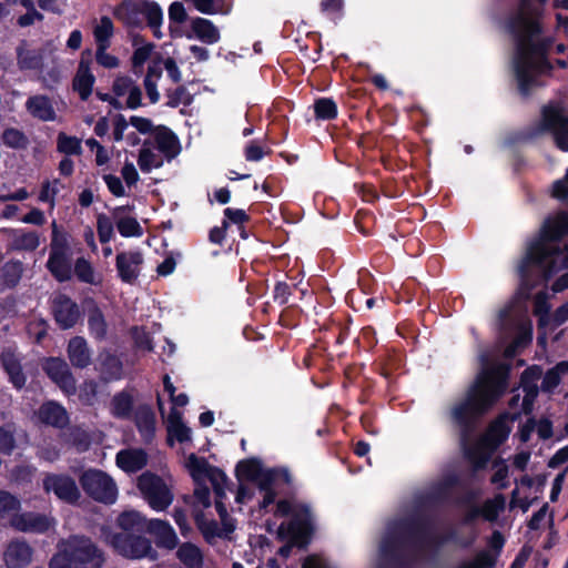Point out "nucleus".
I'll return each mask as SVG.
<instances>
[{"label":"nucleus","mask_w":568,"mask_h":568,"mask_svg":"<svg viewBox=\"0 0 568 568\" xmlns=\"http://www.w3.org/2000/svg\"><path fill=\"white\" fill-rule=\"evenodd\" d=\"M67 354L74 368H87L92 362L88 342L82 336H74L70 338L67 347Z\"/></svg>","instance_id":"26"},{"label":"nucleus","mask_w":568,"mask_h":568,"mask_svg":"<svg viewBox=\"0 0 568 568\" xmlns=\"http://www.w3.org/2000/svg\"><path fill=\"white\" fill-rule=\"evenodd\" d=\"M159 3L153 0H122L113 9V17L128 29H143V20L155 26Z\"/></svg>","instance_id":"10"},{"label":"nucleus","mask_w":568,"mask_h":568,"mask_svg":"<svg viewBox=\"0 0 568 568\" xmlns=\"http://www.w3.org/2000/svg\"><path fill=\"white\" fill-rule=\"evenodd\" d=\"M166 105L172 109L178 108L180 104L190 106L193 103V95L184 85H179L173 91H170Z\"/></svg>","instance_id":"54"},{"label":"nucleus","mask_w":568,"mask_h":568,"mask_svg":"<svg viewBox=\"0 0 568 568\" xmlns=\"http://www.w3.org/2000/svg\"><path fill=\"white\" fill-rule=\"evenodd\" d=\"M53 524V520L44 514L24 511L14 514L10 518V525L18 531L44 534Z\"/></svg>","instance_id":"18"},{"label":"nucleus","mask_w":568,"mask_h":568,"mask_svg":"<svg viewBox=\"0 0 568 568\" xmlns=\"http://www.w3.org/2000/svg\"><path fill=\"white\" fill-rule=\"evenodd\" d=\"M186 467L193 480L199 483L205 478L212 465L204 457H199L192 453L187 457Z\"/></svg>","instance_id":"46"},{"label":"nucleus","mask_w":568,"mask_h":568,"mask_svg":"<svg viewBox=\"0 0 568 568\" xmlns=\"http://www.w3.org/2000/svg\"><path fill=\"white\" fill-rule=\"evenodd\" d=\"M115 463L125 473H136L148 465V454L142 448L122 449L116 454Z\"/></svg>","instance_id":"28"},{"label":"nucleus","mask_w":568,"mask_h":568,"mask_svg":"<svg viewBox=\"0 0 568 568\" xmlns=\"http://www.w3.org/2000/svg\"><path fill=\"white\" fill-rule=\"evenodd\" d=\"M143 255L140 251L119 252L115 257V268L119 278L126 284H133L141 273Z\"/></svg>","instance_id":"20"},{"label":"nucleus","mask_w":568,"mask_h":568,"mask_svg":"<svg viewBox=\"0 0 568 568\" xmlns=\"http://www.w3.org/2000/svg\"><path fill=\"white\" fill-rule=\"evenodd\" d=\"M172 437L180 444L191 440V428L184 424L182 413L175 407L171 408L168 417V442L171 446L173 445Z\"/></svg>","instance_id":"32"},{"label":"nucleus","mask_w":568,"mask_h":568,"mask_svg":"<svg viewBox=\"0 0 568 568\" xmlns=\"http://www.w3.org/2000/svg\"><path fill=\"white\" fill-rule=\"evenodd\" d=\"M88 327L91 336L97 341H103L106 337L108 324L101 308L93 303L88 312Z\"/></svg>","instance_id":"37"},{"label":"nucleus","mask_w":568,"mask_h":568,"mask_svg":"<svg viewBox=\"0 0 568 568\" xmlns=\"http://www.w3.org/2000/svg\"><path fill=\"white\" fill-rule=\"evenodd\" d=\"M545 6L548 0H536ZM541 12L532 7V0H519L518 11L507 20V30L515 42L519 41L520 51L525 50L529 38L540 37L544 28L540 21Z\"/></svg>","instance_id":"9"},{"label":"nucleus","mask_w":568,"mask_h":568,"mask_svg":"<svg viewBox=\"0 0 568 568\" xmlns=\"http://www.w3.org/2000/svg\"><path fill=\"white\" fill-rule=\"evenodd\" d=\"M224 220L239 226L250 222L251 216L242 209L226 207L224 210Z\"/></svg>","instance_id":"64"},{"label":"nucleus","mask_w":568,"mask_h":568,"mask_svg":"<svg viewBox=\"0 0 568 568\" xmlns=\"http://www.w3.org/2000/svg\"><path fill=\"white\" fill-rule=\"evenodd\" d=\"M102 554L89 538L74 537L50 559L49 568H101Z\"/></svg>","instance_id":"7"},{"label":"nucleus","mask_w":568,"mask_h":568,"mask_svg":"<svg viewBox=\"0 0 568 568\" xmlns=\"http://www.w3.org/2000/svg\"><path fill=\"white\" fill-rule=\"evenodd\" d=\"M138 164L142 172L149 173L153 168L162 166V161L149 148H142L139 152Z\"/></svg>","instance_id":"57"},{"label":"nucleus","mask_w":568,"mask_h":568,"mask_svg":"<svg viewBox=\"0 0 568 568\" xmlns=\"http://www.w3.org/2000/svg\"><path fill=\"white\" fill-rule=\"evenodd\" d=\"M516 43V57L514 61V69L516 80L518 82V91L521 97L528 98L531 89L537 84V79L532 74L535 69V59L540 61V67L548 71L552 70L551 63L547 59L548 51L550 50L554 38H529L528 44L525 50L520 51L519 41Z\"/></svg>","instance_id":"5"},{"label":"nucleus","mask_w":568,"mask_h":568,"mask_svg":"<svg viewBox=\"0 0 568 568\" xmlns=\"http://www.w3.org/2000/svg\"><path fill=\"white\" fill-rule=\"evenodd\" d=\"M154 140L158 150L163 153L169 161L174 159L181 151L178 135L165 125H158L155 128Z\"/></svg>","instance_id":"27"},{"label":"nucleus","mask_w":568,"mask_h":568,"mask_svg":"<svg viewBox=\"0 0 568 568\" xmlns=\"http://www.w3.org/2000/svg\"><path fill=\"white\" fill-rule=\"evenodd\" d=\"M70 241L71 234L53 221L45 267L59 283H64L72 278V250Z\"/></svg>","instance_id":"8"},{"label":"nucleus","mask_w":568,"mask_h":568,"mask_svg":"<svg viewBox=\"0 0 568 568\" xmlns=\"http://www.w3.org/2000/svg\"><path fill=\"white\" fill-rule=\"evenodd\" d=\"M91 51L85 50L81 54L78 70L72 80V88L78 92L82 101H87L92 94L95 77L91 72Z\"/></svg>","instance_id":"19"},{"label":"nucleus","mask_w":568,"mask_h":568,"mask_svg":"<svg viewBox=\"0 0 568 568\" xmlns=\"http://www.w3.org/2000/svg\"><path fill=\"white\" fill-rule=\"evenodd\" d=\"M262 464L257 458H247L237 463L235 474L239 479L255 481L262 473Z\"/></svg>","instance_id":"41"},{"label":"nucleus","mask_w":568,"mask_h":568,"mask_svg":"<svg viewBox=\"0 0 568 568\" xmlns=\"http://www.w3.org/2000/svg\"><path fill=\"white\" fill-rule=\"evenodd\" d=\"M139 43H142V45L135 48L131 58L134 69L142 68L143 64L150 59L155 48V44L152 42L144 43V38L138 34L133 38V45L135 47Z\"/></svg>","instance_id":"43"},{"label":"nucleus","mask_w":568,"mask_h":568,"mask_svg":"<svg viewBox=\"0 0 568 568\" xmlns=\"http://www.w3.org/2000/svg\"><path fill=\"white\" fill-rule=\"evenodd\" d=\"M568 235V215L547 219L539 233L527 242L524 255L518 260L516 273L519 290L529 296L531 291L547 283L557 273L568 270V245L560 244Z\"/></svg>","instance_id":"1"},{"label":"nucleus","mask_w":568,"mask_h":568,"mask_svg":"<svg viewBox=\"0 0 568 568\" xmlns=\"http://www.w3.org/2000/svg\"><path fill=\"white\" fill-rule=\"evenodd\" d=\"M116 525L128 534L148 532L149 520L136 510H126L116 518Z\"/></svg>","instance_id":"33"},{"label":"nucleus","mask_w":568,"mask_h":568,"mask_svg":"<svg viewBox=\"0 0 568 568\" xmlns=\"http://www.w3.org/2000/svg\"><path fill=\"white\" fill-rule=\"evenodd\" d=\"M79 483L83 491L103 504H113L118 496V488L114 480L100 469H88L82 473Z\"/></svg>","instance_id":"12"},{"label":"nucleus","mask_w":568,"mask_h":568,"mask_svg":"<svg viewBox=\"0 0 568 568\" xmlns=\"http://www.w3.org/2000/svg\"><path fill=\"white\" fill-rule=\"evenodd\" d=\"M194 8L203 14H229L231 6H225L223 2L216 4L215 0H191Z\"/></svg>","instance_id":"55"},{"label":"nucleus","mask_w":568,"mask_h":568,"mask_svg":"<svg viewBox=\"0 0 568 568\" xmlns=\"http://www.w3.org/2000/svg\"><path fill=\"white\" fill-rule=\"evenodd\" d=\"M313 108L316 120L331 121L337 116V104L332 98L316 99Z\"/></svg>","instance_id":"45"},{"label":"nucleus","mask_w":568,"mask_h":568,"mask_svg":"<svg viewBox=\"0 0 568 568\" xmlns=\"http://www.w3.org/2000/svg\"><path fill=\"white\" fill-rule=\"evenodd\" d=\"M170 36L171 38H181L183 36L181 29L174 24L184 23L187 20L185 7L180 1H174L169 7Z\"/></svg>","instance_id":"40"},{"label":"nucleus","mask_w":568,"mask_h":568,"mask_svg":"<svg viewBox=\"0 0 568 568\" xmlns=\"http://www.w3.org/2000/svg\"><path fill=\"white\" fill-rule=\"evenodd\" d=\"M509 373L506 364L484 368L467 388L464 398L452 407L450 419L458 428L462 443L471 438L479 420L506 393Z\"/></svg>","instance_id":"2"},{"label":"nucleus","mask_w":568,"mask_h":568,"mask_svg":"<svg viewBox=\"0 0 568 568\" xmlns=\"http://www.w3.org/2000/svg\"><path fill=\"white\" fill-rule=\"evenodd\" d=\"M22 273V264L21 262L7 263L2 267V277L3 282L8 287H14L20 278Z\"/></svg>","instance_id":"58"},{"label":"nucleus","mask_w":568,"mask_h":568,"mask_svg":"<svg viewBox=\"0 0 568 568\" xmlns=\"http://www.w3.org/2000/svg\"><path fill=\"white\" fill-rule=\"evenodd\" d=\"M0 362L9 382L16 389H22L27 383V375L23 372L21 358L11 348H6L0 354Z\"/></svg>","instance_id":"21"},{"label":"nucleus","mask_w":568,"mask_h":568,"mask_svg":"<svg viewBox=\"0 0 568 568\" xmlns=\"http://www.w3.org/2000/svg\"><path fill=\"white\" fill-rule=\"evenodd\" d=\"M16 448L13 433L0 426V454L10 456Z\"/></svg>","instance_id":"63"},{"label":"nucleus","mask_w":568,"mask_h":568,"mask_svg":"<svg viewBox=\"0 0 568 568\" xmlns=\"http://www.w3.org/2000/svg\"><path fill=\"white\" fill-rule=\"evenodd\" d=\"M10 247L13 251H36L40 245V237L36 231L11 230Z\"/></svg>","instance_id":"36"},{"label":"nucleus","mask_w":568,"mask_h":568,"mask_svg":"<svg viewBox=\"0 0 568 568\" xmlns=\"http://www.w3.org/2000/svg\"><path fill=\"white\" fill-rule=\"evenodd\" d=\"M297 284L288 283L286 281H277L273 290V301L283 306L288 303V298L293 291L296 290Z\"/></svg>","instance_id":"56"},{"label":"nucleus","mask_w":568,"mask_h":568,"mask_svg":"<svg viewBox=\"0 0 568 568\" xmlns=\"http://www.w3.org/2000/svg\"><path fill=\"white\" fill-rule=\"evenodd\" d=\"M47 376L68 396L77 393V381L67 364L60 357H49L43 364Z\"/></svg>","instance_id":"16"},{"label":"nucleus","mask_w":568,"mask_h":568,"mask_svg":"<svg viewBox=\"0 0 568 568\" xmlns=\"http://www.w3.org/2000/svg\"><path fill=\"white\" fill-rule=\"evenodd\" d=\"M27 111L36 119L41 121H54L57 113L51 100L43 94L32 95L26 102Z\"/></svg>","instance_id":"31"},{"label":"nucleus","mask_w":568,"mask_h":568,"mask_svg":"<svg viewBox=\"0 0 568 568\" xmlns=\"http://www.w3.org/2000/svg\"><path fill=\"white\" fill-rule=\"evenodd\" d=\"M123 375V365L113 354H106L101 361V376L105 382L119 381Z\"/></svg>","instance_id":"38"},{"label":"nucleus","mask_w":568,"mask_h":568,"mask_svg":"<svg viewBox=\"0 0 568 568\" xmlns=\"http://www.w3.org/2000/svg\"><path fill=\"white\" fill-rule=\"evenodd\" d=\"M32 548L26 541H11L6 550V562L10 568H24L32 559Z\"/></svg>","instance_id":"30"},{"label":"nucleus","mask_w":568,"mask_h":568,"mask_svg":"<svg viewBox=\"0 0 568 568\" xmlns=\"http://www.w3.org/2000/svg\"><path fill=\"white\" fill-rule=\"evenodd\" d=\"M133 206L121 205L112 210V219L115 221L118 232L123 237H139L143 234V229L133 216H125L124 214L131 212Z\"/></svg>","instance_id":"24"},{"label":"nucleus","mask_w":568,"mask_h":568,"mask_svg":"<svg viewBox=\"0 0 568 568\" xmlns=\"http://www.w3.org/2000/svg\"><path fill=\"white\" fill-rule=\"evenodd\" d=\"M21 509L20 499L8 490L0 489V517L13 516Z\"/></svg>","instance_id":"50"},{"label":"nucleus","mask_w":568,"mask_h":568,"mask_svg":"<svg viewBox=\"0 0 568 568\" xmlns=\"http://www.w3.org/2000/svg\"><path fill=\"white\" fill-rule=\"evenodd\" d=\"M550 134L556 148L568 152V112L558 102H549L540 110V120L518 134L519 142H532Z\"/></svg>","instance_id":"6"},{"label":"nucleus","mask_w":568,"mask_h":568,"mask_svg":"<svg viewBox=\"0 0 568 568\" xmlns=\"http://www.w3.org/2000/svg\"><path fill=\"white\" fill-rule=\"evenodd\" d=\"M1 140L6 146L16 150L26 149L29 144L27 135L21 130L16 128L4 129L1 134Z\"/></svg>","instance_id":"49"},{"label":"nucleus","mask_w":568,"mask_h":568,"mask_svg":"<svg viewBox=\"0 0 568 568\" xmlns=\"http://www.w3.org/2000/svg\"><path fill=\"white\" fill-rule=\"evenodd\" d=\"M430 529L432 523L424 515H410L397 520L381 542L382 559L392 568H413L416 556L407 550L408 546L439 548L448 542H458L467 548L473 544V540L460 541L455 529L436 536L429 535Z\"/></svg>","instance_id":"3"},{"label":"nucleus","mask_w":568,"mask_h":568,"mask_svg":"<svg viewBox=\"0 0 568 568\" xmlns=\"http://www.w3.org/2000/svg\"><path fill=\"white\" fill-rule=\"evenodd\" d=\"M110 542L120 555L126 558L149 557L152 560L158 558V552L152 548L151 541L140 535L115 532L111 536Z\"/></svg>","instance_id":"13"},{"label":"nucleus","mask_w":568,"mask_h":568,"mask_svg":"<svg viewBox=\"0 0 568 568\" xmlns=\"http://www.w3.org/2000/svg\"><path fill=\"white\" fill-rule=\"evenodd\" d=\"M97 232L101 244L109 243L114 235V227L111 217L104 213L97 216Z\"/></svg>","instance_id":"53"},{"label":"nucleus","mask_w":568,"mask_h":568,"mask_svg":"<svg viewBox=\"0 0 568 568\" xmlns=\"http://www.w3.org/2000/svg\"><path fill=\"white\" fill-rule=\"evenodd\" d=\"M560 382L561 373L559 368H557V365H555L545 373L540 389L544 393L554 394L555 389L559 386Z\"/></svg>","instance_id":"59"},{"label":"nucleus","mask_w":568,"mask_h":568,"mask_svg":"<svg viewBox=\"0 0 568 568\" xmlns=\"http://www.w3.org/2000/svg\"><path fill=\"white\" fill-rule=\"evenodd\" d=\"M17 60L20 70H38L42 67V57L36 50L18 48Z\"/></svg>","instance_id":"48"},{"label":"nucleus","mask_w":568,"mask_h":568,"mask_svg":"<svg viewBox=\"0 0 568 568\" xmlns=\"http://www.w3.org/2000/svg\"><path fill=\"white\" fill-rule=\"evenodd\" d=\"M38 417L41 423L55 428H63L69 422L65 408L52 400L45 402L40 406Z\"/></svg>","instance_id":"29"},{"label":"nucleus","mask_w":568,"mask_h":568,"mask_svg":"<svg viewBox=\"0 0 568 568\" xmlns=\"http://www.w3.org/2000/svg\"><path fill=\"white\" fill-rule=\"evenodd\" d=\"M72 273L77 278L85 284H98L95 281L94 268L91 263L84 257H78L72 268Z\"/></svg>","instance_id":"51"},{"label":"nucleus","mask_w":568,"mask_h":568,"mask_svg":"<svg viewBox=\"0 0 568 568\" xmlns=\"http://www.w3.org/2000/svg\"><path fill=\"white\" fill-rule=\"evenodd\" d=\"M134 398L131 393L123 389L113 395L111 399V414L122 420L130 419L133 414Z\"/></svg>","instance_id":"35"},{"label":"nucleus","mask_w":568,"mask_h":568,"mask_svg":"<svg viewBox=\"0 0 568 568\" xmlns=\"http://www.w3.org/2000/svg\"><path fill=\"white\" fill-rule=\"evenodd\" d=\"M135 427L145 444L152 443L155 437L156 418L152 407L141 404L134 412Z\"/></svg>","instance_id":"22"},{"label":"nucleus","mask_w":568,"mask_h":568,"mask_svg":"<svg viewBox=\"0 0 568 568\" xmlns=\"http://www.w3.org/2000/svg\"><path fill=\"white\" fill-rule=\"evenodd\" d=\"M534 315L538 317V327L544 328L550 323V304L544 292L536 294L534 298Z\"/></svg>","instance_id":"47"},{"label":"nucleus","mask_w":568,"mask_h":568,"mask_svg":"<svg viewBox=\"0 0 568 568\" xmlns=\"http://www.w3.org/2000/svg\"><path fill=\"white\" fill-rule=\"evenodd\" d=\"M187 39L196 38L205 44L217 43L221 39L217 27L209 19L195 17L191 20V32L185 34Z\"/></svg>","instance_id":"25"},{"label":"nucleus","mask_w":568,"mask_h":568,"mask_svg":"<svg viewBox=\"0 0 568 568\" xmlns=\"http://www.w3.org/2000/svg\"><path fill=\"white\" fill-rule=\"evenodd\" d=\"M136 487L150 507L156 511L165 510L173 501V493L162 477L144 471L138 477Z\"/></svg>","instance_id":"11"},{"label":"nucleus","mask_w":568,"mask_h":568,"mask_svg":"<svg viewBox=\"0 0 568 568\" xmlns=\"http://www.w3.org/2000/svg\"><path fill=\"white\" fill-rule=\"evenodd\" d=\"M131 332H132V338L134 342V346L138 349L148 351V352L153 351V348H154L153 338L149 332H146L144 328H142V327L140 328L138 326H134Z\"/></svg>","instance_id":"60"},{"label":"nucleus","mask_w":568,"mask_h":568,"mask_svg":"<svg viewBox=\"0 0 568 568\" xmlns=\"http://www.w3.org/2000/svg\"><path fill=\"white\" fill-rule=\"evenodd\" d=\"M459 483L458 476L452 474L445 476L438 484H436L430 494L429 499L436 503L447 501L450 497L452 490Z\"/></svg>","instance_id":"39"},{"label":"nucleus","mask_w":568,"mask_h":568,"mask_svg":"<svg viewBox=\"0 0 568 568\" xmlns=\"http://www.w3.org/2000/svg\"><path fill=\"white\" fill-rule=\"evenodd\" d=\"M274 515L277 517H291L287 525L284 523L280 525L276 538L280 541H284L288 537H293L297 548L306 549L315 532L314 515L311 506L305 503L280 499L276 503Z\"/></svg>","instance_id":"4"},{"label":"nucleus","mask_w":568,"mask_h":568,"mask_svg":"<svg viewBox=\"0 0 568 568\" xmlns=\"http://www.w3.org/2000/svg\"><path fill=\"white\" fill-rule=\"evenodd\" d=\"M57 150L67 156L81 155L83 152L81 140L64 132H60L57 136Z\"/></svg>","instance_id":"44"},{"label":"nucleus","mask_w":568,"mask_h":568,"mask_svg":"<svg viewBox=\"0 0 568 568\" xmlns=\"http://www.w3.org/2000/svg\"><path fill=\"white\" fill-rule=\"evenodd\" d=\"M110 44H99L97 45L95 60L97 62L108 69H113L119 65V59L106 52Z\"/></svg>","instance_id":"61"},{"label":"nucleus","mask_w":568,"mask_h":568,"mask_svg":"<svg viewBox=\"0 0 568 568\" xmlns=\"http://www.w3.org/2000/svg\"><path fill=\"white\" fill-rule=\"evenodd\" d=\"M542 371L538 365L527 367L520 376V386L525 393L521 407L526 416L532 414L535 403L539 394L537 381L541 377Z\"/></svg>","instance_id":"17"},{"label":"nucleus","mask_w":568,"mask_h":568,"mask_svg":"<svg viewBox=\"0 0 568 568\" xmlns=\"http://www.w3.org/2000/svg\"><path fill=\"white\" fill-rule=\"evenodd\" d=\"M511 432L508 422L501 414L490 424V433L498 439L499 443L506 440Z\"/></svg>","instance_id":"62"},{"label":"nucleus","mask_w":568,"mask_h":568,"mask_svg":"<svg viewBox=\"0 0 568 568\" xmlns=\"http://www.w3.org/2000/svg\"><path fill=\"white\" fill-rule=\"evenodd\" d=\"M43 490L53 493L55 497L67 504H75L81 497L75 480L65 474L49 473L42 480Z\"/></svg>","instance_id":"14"},{"label":"nucleus","mask_w":568,"mask_h":568,"mask_svg":"<svg viewBox=\"0 0 568 568\" xmlns=\"http://www.w3.org/2000/svg\"><path fill=\"white\" fill-rule=\"evenodd\" d=\"M114 26L111 18L104 16L100 20V24L94 28L93 36L99 44H110V39L113 36Z\"/></svg>","instance_id":"52"},{"label":"nucleus","mask_w":568,"mask_h":568,"mask_svg":"<svg viewBox=\"0 0 568 568\" xmlns=\"http://www.w3.org/2000/svg\"><path fill=\"white\" fill-rule=\"evenodd\" d=\"M51 313L61 329L74 327L82 315L79 305L70 296L62 293L52 298Z\"/></svg>","instance_id":"15"},{"label":"nucleus","mask_w":568,"mask_h":568,"mask_svg":"<svg viewBox=\"0 0 568 568\" xmlns=\"http://www.w3.org/2000/svg\"><path fill=\"white\" fill-rule=\"evenodd\" d=\"M506 506V498L503 494L495 495L494 498L484 501L483 506L479 507L481 510V517L487 521L497 520L499 514L504 511Z\"/></svg>","instance_id":"42"},{"label":"nucleus","mask_w":568,"mask_h":568,"mask_svg":"<svg viewBox=\"0 0 568 568\" xmlns=\"http://www.w3.org/2000/svg\"><path fill=\"white\" fill-rule=\"evenodd\" d=\"M148 532L154 536L159 548L173 550L179 545L176 532L166 520L150 519Z\"/></svg>","instance_id":"23"},{"label":"nucleus","mask_w":568,"mask_h":568,"mask_svg":"<svg viewBox=\"0 0 568 568\" xmlns=\"http://www.w3.org/2000/svg\"><path fill=\"white\" fill-rule=\"evenodd\" d=\"M176 558L185 568H203L204 556L199 546L185 541L178 547Z\"/></svg>","instance_id":"34"}]
</instances>
